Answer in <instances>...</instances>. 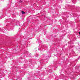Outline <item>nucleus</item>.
I'll return each mask as SVG.
<instances>
[{"mask_svg":"<svg viewBox=\"0 0 80 80\" xmlns=\"http://www.w3.org/2000/svg\"><path fill=\"white\" fill-rule=\"evenodd\" d=\"M22 15H24V14H25V12H24V11H22Z\"/></svg>","mask_w":80,"mask_h":80,"instance_id":"f257e3e1","label":"nucleus"},{"mask_svg":"<svg viewBox=\"0 0 80 80\" xmlns=\"http://www.w3.org/2000/svg\"><path fill=\"white\" fill-rule=\"evenodd\" d=\"M19 2H20V3H22V1L21 0L19 1Z\"/></svg>","mask_w":80,"mask_h":80,"instance_id":"20e7f679","label":"nucleus"},{"mask_svg":"<svg viewBox=\"0 0 80 80\" xmlns=\"http://www.w3.org/2000/svg\"><path fill=\"white\" fill-rule=\"evenodd\" d=\"M36 57H38V56H36Z\"/></svg>","mask_w":80,"mask_h":80,"instance_id":"423d86ee","label":"nucleus"},{"mask_svg":"<svg viewBox=\"0 0 80 80\" xmlns=\"http://www.w3.org/2000/svg\"><path fill=\"white\" fill-rule=\"evenodd\" d=\"M43 60H44V59H42L41 60H40V61H41V62H42V61H43Z\"/></svg>","mask_w":80,"mask_h":80,"instance_id":"7ed1b4c3","label":"nucleus"},{"mask_svg":"<svg viewBox=\"0 0 80 80\" xmlns=\"http://www.w3.org/2000/svg\"><path fill=\"white\" fill-rule=\"evenodd\" d=\"M28 56L30 57V56H31V54L30 53H28Z\"/></svg>","mask_w":80,"mask_h":80,"instance_id":"f03ea898","label":"nucleus"},{"mask_svg":"<svg viewBox=\"0 0 80 80\" xmlns=\"http://www.w3.org/2000/svg\"><path fill=\"white\" fill-rule=\"evenodd\" d=\"M79 34L80 35V32H79Z\"/></svg>","mask_w":80,"mask_h":80,"instance_id":"39448f33","label":"nucleus"}]
</instances>
